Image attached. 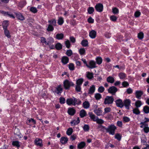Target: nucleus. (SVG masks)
<instances>
[{"mask_svg": "<svg viewBox=\"0 0 149 149\" xmlns=\"http://www.w3.org/2000/svg\"><path fill=\"white\" fill-rule=\"evenodd\" d=\"M30 10L31 12L34 13H36L37 11L36 8L34 7H31L30 9Z\"/></svg>", "mask_w": 149, "mask_h": 149, "instance_id": "obj_49", "label": "nucleus"}, {"mask_svg": "<svg viewBox=\"0 0 149 149\" xmlns=\"http://www.w3.org/2000/svg\"><path fill=\"white\" fill-rule=\"evenodd\" d=\"M66 103L68 105H74L73 99L72 98L67 99L66 100Z\"/></svg>", "mask_w": 149, "mask_h": 149, "instance_id": "obj_19", "label": "nucleus"}, {"mask_svg": "<svg viewBox=\"0 0 149 149\" xmlns=\"http://www.w3.org/2000/svg\"><path fill=\"white\" fill-rule=\"evenodd\" d=\"M121 136L119 134H116L115 136V138L117 139L118 141H120L121 139Z\"/></svg>", "mask_w": 149, "mask_h": 149, "instance_id": "obj_50", "label": "nucleus"}, {"mask_svg": "<svg viewBox=\"0 0 149 149\" xmlns=\"http://www.w3.org/2000/svg\"><path fill=\"white\" fill-rule=\"evenodd\" d=\"M148 126V124L146 125V126L144 127L143 129L144 132L146 133H147L149 132V127Z\"/></svg>", "mask_w": 149, "mask_h": 149, "instance_id": "obj_34", "label": "nucleus"}, {"mask_svg": "<svg viewBox=\"0 0 149 149\" xmlns=\"http://www.w3.org/2000/svg\"><path fill=\"white\" fill-rule=\"evenodd\" d=\"M96 62L98 64H101L102 62V59L100 57H98L96 58Z\"/></svg>", "mask_w": 149, "mask_h": 149, "instance_id": "obj_36", "label": "nucleus"}, {"mask_svg": "<svg viewBox=\"0 0 149 149\" xmlns=\"http://www.w3.org/2000/svg\"><path fill=\"white\" fill-rule=\"evenodd\" d=\"M123 120L125 122H128L130 120V118L127 117H124L123 118Z\"/></svg>", "mask_w": 149, "mask_h": 149, "instance_id": "obj_63", "label": "nucleus"}, {"mask_svg": "<svg viewBox=\"0 0 149 149\" xmlns=\"http://www.w3.org/2000/svg\"><path fill=\"white\" fill-rule=\"evenodd\" d=\"M72 54V51L70 49L68 50L66 52V54L68 56H70Z\"/></svg>", "mask_w": 149, "mask_h": 149, "instance_id": "obj_55", "label": "nucleus"}, {"mask_svg": "<svg viewBox=\"0 0 149 149\" xmlns=\"http://www.w3.org/2000/svg\"><path fill=\"white\" fill-rule=\"evenodd\" d=\"M104 36L105 37L109 38L111 37V34L107 32L105 34Z\"/></svg>", "mask_w": 149, "mask_h": 149, "instance_id": "obj_64", "label": "nucleus"}, {"mask_svg": "<svg viewBox=\"0 0 149 149\" xmlns=\"http://www.w3.org/2000/svg\"><path fill=\"white\" fill-rule=\"evenodd\" d=\"M68 60L69 59L66 56L63 57L62 59V61L64 64L67 63L68 62Z\"/></svg>", "mask_w": 149, "mask_h": 149, "instance_id": "obj_20", "label": "nucleus"}, {"mask_svg": "<svg viewBox=\"0 0 149 149\" xmlns=\"http://www.w3.org/2000/svg\"><path fill=\"white\" fill-rule=\"evenodd\" d=\"M110 18L111 20L112 21L115 22L116 20L117 17L114 15H112L110 17Z\"/></svg>", "mask_w": 149, "mask_h": 149, "instance_id": "obj_51", "label": "nucleus"}, {"mask_svg": "<svg viewBox=\"0 0 149 149\" xmlns=\"http://www.w3.org/2000/svg\"><path fill=\"white\" fill-rule=\"evenodd\" d=\"M4 33L6 36L8 38L10 37V35L9 33V31L6 29H4Z\"/></svg>", "mask_w": 149, "mask_h": 149, "instance_id": "obj_39", "label": "nucleus"}, {"mask_svg": "<svg viewBox=\"0 0 149 149\" xmlns=\"http://www.w3.org/2000/svg\"><path fill=\"white\" fill-rule=\"evenodd\" d=\"M112 12L114 14H117L118 13L119 10L117 8H114L112 9Z\"/></svg>", "mask_w": 149, "mask_h": 149, "instance_id": "obj_48", "label": "nucleus"}, {"mask_svg": "<svg viewBox=\"0 0 149 149\" xmlns=\"http://www.w3.org/2000/svg\"><path fill=\"white\" fill-rule=\"evenodd\" d=\"M88 11L89 14H91L94 12V9L93 7H90L88 8Z\"/></svg>", "mask_w": 149, "mask_h": 149, "instance_id": "obj_45", "label": "nucleus"}, {"mask_svg": "<svg viewBox=\"0 0 149 149\" xmlns=\"http://www.w3.org/2000/svg\"><path fill=\"white\" fill-rule=\"evenodd\" d=\"M60 102L61 104H64L65 103V99L63 97H60L59 99Z\"/></svg>", "mask_w": 149, "mask_h": 149, "instance_id": "obj_60", "label": "nucleus"}, {"mask_svg": "<svg viewBox=\"0 0 149 149\" xmlns=\"http://www.w3.org/2000/svg\"><path fill=\"white\" fill-rule=\"evenodd\" d=\"M86 111L84 109L81 110L80 113V116L81 118H83L86 116Z\"/></svg>", "mask_w": 149, "mask_h": 149, "instance_id": "obj_26", "label": "nucleus"}, {"mask_svg": "<svg viewBox=\"0 0 149 149\" xmlns=\"http://www.w3.org/2000/svg\"><path fill=\"white\" fill-rule=\"evenodd\" d=\"M83 107L85 109L88 108L90 106V104L88 101H85L83 103Z\"/></svg>", "mask_w": 149, "mask_h": 149, "instance_id": "obj_24", "label": "nucleus"}, {"mask_svg": "<svg viewBox=\"0 0 149 149\" xmlns=\"http://www.w3.org/2000/svg\"><path fill=\"white\" fill-rule=\"evenodd\" d=\"M12 145L14 146H16L17 148L19 147L20 146V143L18 141H13L12 142Z\"/></svg>", "mask_w": 149, "mask_h": 149, "instance_id": "obj_17", "label": "nucleus"}, {"mask_svg": "<svg viewBox=\"0 0 149 149\" xmlns=\"http://www.w3.org/2000/svg\"><path fill=\"white\" fill-rule=\"evenodd\" d=\"M95 8L97 11L101 12L102 11L103 6L102 4L98 3L96 5Z\"/></svg>", "mask_w": 149, "mask_h": 149, "instance_id": "obj_5", "label": "nucleus"}, {"mask_svg": "<svg viewBox=\"0 0 149 149\" xmlns=\"http://www.w3.org/2000/svg\"><path fill=\"white\" fill-rule=\"evenodd\" d=\"M119 77L120 79H124L126 77V75L124 73H120L119 74Z\"/></svg>", "mask_w": 149, "mask_h": 149, "instance_id": "obj_42", "label": "nucleus"}, {"mask_svg": "<svg viewBox=\"0 0 149 149\" xmlns=\"http://www.w3.org/2000/svg\"><path fill=\"white\" fill-rule=\"evenodd\" d=\"M133 113L136 114H139L140 113L139 110L137 108L133 109Z\"/></svg>", "mask_w": 149, "mask_h": 149, "instance_id": "obj_44", "label": "nucleus"}, {"mask_svg": "<svg viewBox=\"0 0 149 149\" xmlns=\"http://www.w3.org/2000/svg\"><path fill=\"white\" fill-rule=\"evenodd\" d=\"M117 91V88L114 86L110 87L108 90V92L112 94L113 95H115V93Z\"/></svg>", "mask_w": 149, "mask_h": 149, "instance_id": "obj_4", "label": "nucleus"}, {"mask_svg": "<svg viewBox=\"0 0 149 149\" xmlns=\"http://www.w3.org/2000/svg\"><path fill=\"white\" fill-rule=\"evenodd\" d=\"M88 21L89 23H93L94 22V19L90 17L88 19Z\"/></svg>", "mask_w": 149, "mask_h": 149, "instance_id": "obj_61", "label": "nucleus"}, {"mask_svg": "<svg viewBox=\"0 0 149 149\" xmlns=\"http://www.w3.org/2000/svg\"><path fill=\"white\" fill-rule=\"evenodd\" d=\"M89 115L91 118L94 121H95L97 119V117L95 116L92 113H89Z\"/></svg>", "mask_w": 149, "mask_h": 149, "instance_id": "obj_22", "label": "nucleus"}, {"mask_svg": "<svg viewBox=\"0 0 149 149\" xmlns=\"http://www.w3.org/2000/svg\"><path fill=\"white\" fill-rule=\"evenodd\" d=\"M64 35L63 33L57 34L56 36V38L58 40L62 39Z\"/></svg>", "mask_w": 149, "mask_h": 149, "instance_id": "obj_23", "label": "nucleus"}, {"mask_svg": "<svg viewBox=\"0 0 149 149\" xmlns=\"http://www.w3.org/2000/svg\"><path fill=\"white\" fill-rule=\"evenodd\" d=\"M95 99L97 100H99L102 97L101 95L99 93L95 94Z\"/></svg>", "mask_w": 149, "mask_h": 149, "instance_id": "obj_40", "label": "nucleus"}, {"mask_svg": "<svg viewBox=\"0 0 149 149\" xmlns=\"http://www.w3.org/2000/svg\"><path fill=\"white\" fill-rule=\"evenodd\" d=\"M2 25L3 29H6L8 25V21H3Z\"/></svg>", "mask_w": 149, "mask_h": 149, "instance_id": "obj_28", "label": "nucleus"}, {"mask_svg": "<svg viewBox=\"0 0 149 149\" xmlns=\"http://www.w3.org/2000/svg\"><path fill=\"white\" fill-rule=\"evenodd\" d=\"M131 101L129 99H126L123 101V104L126 108L129 109V107L130 105Z\"/></svg>", "mask_w": 149, "mask_h": 149, "instance_id": "obj_6", "label": "nucleus"}, {"mask_svg": "<svg viewBox=\"0 0 149 149\" xmlns=\"http://www.w3.org/2000/svg\"><path fill=\"white\" fill-rule=\"evenodd\" d=\"M75 89L76 91H77V92H80L81 90V86H79V85H76Z\"/></svg>", "mask_w": 149, "mask_h": 149, "instance_id": "obj_56", "label": "nucleus"}, {"mask_svg": "<svg viewBox=\"0 0 149 149\" xmlns=\"http://www.w3.org/2000/svg\"><path fill=\"white\" fill-rule=\"evenodd\" d=\"M73 132V130L72 128H69L67 131V134L68 135H70Z\"/></svg>", "mask_w": 149, "mask_h": 149, "instance_id": "obj_43", "label": "nucleus"}, {"mask_svg": "<svg viewBox=\"0 0 149 149\" xmlns=\"http://www.w3.org/2000/svg\"><path fill=\"white\" fill-rule=\"evenodd\" d=\"M68 139L67 137H62L60 139V142L63 144H65L67 143Z\"/></svg>", "mask_w": 149, "mask_h": 149, "instance_id": "obj_12", "label": "nucleus"}, {"mask_svg": "<svg viewBox=\"0 0 149 149\" xmlns=\"http://www.w3.org/2000/svg\"><path fill=\"white\" fill-rule=\"evenodd\" d=\"M16 15L17 18L19 20H24L25 19L24 17L20 13H17Z\"/></svg>", "mask_w": 149, "mask_h": 149, "instance_id": "obj_13", "label": "nucleus"}, {"mask_svg": "<svg viewBox=\"0 0 149 149\" xmlns=\"http://www.w3.org/2000/svg\"><path fill=\"white\" fill-rule=\"evenodd\" d=\"M63 86L66 89H69L70 86H73L74 85L73 83L68 80H66L63 81Z\"/></svg>", "mask_w": 149, "mask_h": 149, "instance_id": "obj_2", "label": "nucleus"}, {"mask_svg": "<svg viewBox=\"0 0 149 149\" xmlns=\"http://www.w3.org/2000/svg\"><path fill=\"white\" fill-rule=\"evenodd\" d=\"M95 90V86L94 85H93L90 87L88 93L91 94H93Z\"/></svg>", "mask_w": 149, "mask_h": 149, "instance_id": "obj_15", "label": "nucleus"}, {"mask_svg": "<svg viewBox=\"0 0 149 149\" xmlns=\"http://www.w3.org/2000/svg\"><path fill=\"white\" fill-rule=\"evenodd\" d=\"M143 111L144 112L147 113H149V107L147 106H146L143 107Z\"/></svg>", "mask_w": 149, "mask_h": 149, "instance_id": "obj_33", "label": "nucleus"}, {"mask_svg": "<svg viewBox=\"0 0 149 149\" xmlns=\"http://www.w3.org/2000/svg\"><path fill=\"white\" fill-rule=\"evenodd\" d=\"M114 99L112 96H107L104 99V104H112Z\"/></svg>", "mask_w": 149, "mask_h": 149, "instance_id": "obj_3", "label": "nucleus"}, {"mask_svg": "<svg viewBox=\"0 0 149 149\" xmlns=\"http://www.w3.org/2000/svg\"><path fill=\"white\" fill-rule=\"evenodd\" d=\"M98 127L100 128L101 130L103 132L106 130L107 132H109L110 134L112 135L114 134L116 128V127L113 125H109L107 128H105L102 125H100Z\"/></svg>", "mask_w": 149, "mask_h": 149, "instance_id": "obj_1", "label": "nucleus"}, {"mask_svg": "<svg viewBox=\"0 0 149 149\" xmlns=\"http://www.w3.org/2000/svg\"><path fill=\"white\" fill-rule=\"evenodd\" d=\"M56 89L58 91L57 93L58 94L59 93H61L62 92L63 88L61 87V86L59 85L56 88Z\"/></svg>", "mask_w": 149, "mask_h": 149, "instance_id": "obj_29", "label": "nucleus"}, {"mask_svg": "<svg viewBox=\"0 0 149 149\" xmlns=\"http://www.w3.org/2000/svg\"><path fill=\"white\" fill-rule=\"evenodd\" d=\"M95 65L96 63L94 61H91L89 62L90 65H89L87 64H86V66L89 68H93L96 67Z\"/></svg>", "mask_w": 149, "mask_h": 149, "instance_id": "obj_9", "label": "nucleus"}, {"mask_svg": "<svg viewBox=\"0 0 149 149\" xmlns=\"http://www.w3.org/2000/svg\"><path fill=\"white\" fill-rule=\"evenodd\" d=\"M142 104L141 101L140 100H137L135 103V105L137 107H140Z\"/></svg>", "mask_w": 149, "mask_h": 149, "instance_id": "obj_38", "label": "nucleus"}, {"mask_svg": "<svg viewBox=\"0 0 149 149\" xmlns=\"http://www.w3.org/2000/svg\"><path fill=\"white\" fill-rule=\"evenodd\" d=\"M53 30L54 28L52 26L51 24H49L47 29V30L48 31H52Z\"/></svg>", "mask_w": 149, "mask_h": 149, "instance_id": "obj_46", "label": "nucleus"}, {"mask_svg": "<svg viewBox=\"0 0 149 149\" xmlns=\"http://www.w3.org/2000/svg\"><path fill=\"white\" fill-rule=\"evenodd\" d=\"M143 94V91H136L135 92L136 97L138 99H140Z\"/></svg>", "mask_w": 149, "mask_h": 149, "instance_id": "obj_11", "label": "nucleus"}, {"mask_svg": "<svg viewBox=\"0 0 149 149\" xmlns=\"http://www.w3.org/2000/svg\"><path fill=\"white\" fill-rule=\"evenodd\" d=\"M63 22L64 21L63 18L61 17H59L58 21V24L61 25L63 23Z\"/></svg>", "mask_w": 149, "mask_h": 149, "instance_id": "obj_35", "label": "nucleus"}, {"mask_svg": "<svg viewBox=\"0 0 149 149\" xmlns=\"http://www.w3.org/2000/svg\"><path fill=\"white\" fill-rule=\"evenodd\" d=\"M83 79L82 78H80L79 79L77 80L76 81V84L77 85H79V86H80L82 84L83 82Z\"/></svg>", "mask_w": 149, "mask_h": 149, "instance_id": "obj_32", "label": "nucleus"}, {"mask_svg": "<svg viewBox=\"0 0 149 149\" xmlns=\"http://www.w3.org/2000/svg\"><path fill=\"white\" fill-rule=\"evenodd\" d=\"M104 90V88L102 86L100 87L98 89V91L100 93H102Z\"/></svg>", "mask_w": 149, "mask_h": 149, "instance_id": "obj_54", "label": "nucleus"}, {"mask_svg": "<svg viewBox=\"0 0 149 149\" xmlns=\"http://www.w3.org/2000/svg\"><path fill=\"white\" fill-rule=\"evenodd\" d=\"M35 144L37 146H39L40 147H41L42 146V140L41 139L39 138H36L35 141Z\"/></svg>", "mask_w": 149, "mask_h": 149, "instance_id": "obj_7", "label": "nucleus"}, {"mask_svg": "<svg viewBox=\"0 0 149 149\" xmlns=\"http://www.w3.org/2000/svg\"><path fill=\"white\" fill-rule=\"evenodd\" d=\"M48 22L50 23L49 24L52 26H55L56 24V21L55 19H52L51 20H49Z\"/></svg>", "mask_w": 149, "mask_h": 149, "instance_id": "obj_31", "label": "nucleus"}, {"mask_svg": "<svg viewBox=\"0 0 149 149\" xmlns=\"http://www.w3.org/2000/svg\"><path fill=\"white\" fill-rule=\"evenodd\" d=\"M65 44L66 47L68 48H69L70 46V43L69 40H67L65 42Z\"/></svg>", "mask_w": 149, "mask_h": 149, "instance_id": "obj_52", "label": "nucleus"}, {"mask_svg": "<svg viewBox=\"0 0 149 149\" xmlns=\"http://www.w3.org/2000/svg\"><path fill=\"white\" fill-rule=\"evenodd\" d=\"M55 47L57 50H60L62 49V46L60 43H58L56 45Z\"/></svg>", "mask_w": 149, "mask_h": 149, "instance_id": "obj_27", "label": "nucleus"}, {"mask_svg": "<svg viewBox=\"0 0 149 149\" xmlns=\"http://www.w3.org/2000/svg\"><path fill=\"white\" fill-rule=\"evenodd\" d=\"M143 33L142 32H140L138 34V37L140 39H142L143 38Z\"/></svg>", "mask_w": 149, "mask_h": 149, "instance_id": "obj_47", "label": "nucleus"}, {"mask_svg": "<svg viewBox=\"0 0 149 149\" xmlns=\"http://www.w3.org/2000/svg\"><path fill=\"white\" fill-rule=\"evenodd\" d=\"M96 32L94 30H92L89 33V36L92 38H94L96 37Z\"/></svg>", "mask_w": 149, "mask_h": 149, "instance_id": "obj_10", "label": "nucleus"}, {"mask_svg": "<svg viewBox=\"0 0 149 149\" xmlns=\"http://www.w3.org/2000/svg\"><path fill=\"white\" fill-rule=\"evenodd\" d=\"M107 81L108 82L113 83L114 81V79L113 77L109 76L107 78Z\"/></svg>", "mask_w": 149, "mask_h": 149, "instance_id": "obj_21", "label": "nucleus"}, {"mask_svg": "<svg viewBox=\"0 0 149 149\" xmlns=\"http://www.w3.org/2000/svg\"><path fill=\"white\" fill-rule=\"evenodd\" d=\"M116 105L118 107L122 108L124 106L123 102L121 99L117 100L116 101Z\"/></svg>", "mask_w": 149, "mask_h": 149, "instance_id": "obj_8", "label": "nucleus"}, {"mask_svg": "<svg viewBox=\"0 0 149 149\" xmlns=\"http://www.w3.org/2000/svg\"><path fill=\"white\" fill-rule=\"evenodd\" d=\"M68 113L70 115H73L75 113V111L73 109H69L68 110Z\"/></svg>", "mask_w": 149, "mask_h": 149, "instance_id": "obj_25", "label": "nucleus"}, {"mask_svg": "<svg viewBox=\"0 0 149 149\" xmlns=\"http://www.w3.org/2000/svg\"><path fill=\"white\" fill-rule=\"evenodd\" d=\"M41 42H42L44 43L45 44L47 45V40L44 37L41 38Z\"/></svg>", "mask_w": 149, "mask_h": 149, "instance_id": "obj_62", "label": "nucleus"}, {"mask_svg": "<svg viewBox=\"0 0 149 149\" xmlns=\"http://www.w3.org/2000/svg\"><path fill=\"white\" fill-rule=\"evenodd\" d=\"M94 111L97 116L101 115L102 113V111L100 108H98L97 109H95L94 110Z\"/></svg>", "mask_w": 149, "mask_h": 149, "instance_id": "obj_14", "label": "nucleus"}, {"mask_svg": "<svg viewBox=\"0 0 149 149\" xmlns=\"http://www.w3.org/2000/svg\"><path fill=\"white\" fill-rule=\"evenodd\" d=\"M93 73L88 72L87 73L86 77L89 79H91L93 77Z\"/></svg>", "mask_w": 149, "mask_h": 149, "instance_id": "obj_37", "label": "nucleus"}, {"mask_svg": "<svg viewBox=\"0 0 149 149\" xmlns=\"http://www.w3.org/2000/svg\"><path fill=\"white\" fill-rule=\"evenodd\" d=\"M83 129L85 131H88L89 130V126L87 125H85L83 127Z\"/></svg>", "mask_w": 149, "mask_h": 149, "instance_id": "obj_59", "label": "nucleus"}, {"mask_svg": "<svg viewBox=\"0 0 149 149\" xmlns=\"http://www.w3.org/2000/svg\"><path fill=\"white\" fill-rule=\"evenodd\" d=\"M141 14V13L139 11H136L134 13V16L136 17H138Z\"/></svg>", "mask_w": 149, "mask_h": 149, "instance_id": "obj_53", "label": "nucleus"}, {"mask_svg": "<svg viewBox=\"0 0 149 149\" xmlns=\"http://www.w3.org/2000/svg\"><path fill=\"white\" fill-rule=\"evenodd\" d=\"M85 143L84 142H81L78 144L77 147L79 149H81L84 147L85 146Z\"/></svg>", "mask_w": 149, "mask_h": 149, "instance_id": "obj_16", "label": "nucleus"}, {"mask_svg": "<svg viewBox=\"0 0 149 149\" xmlns=\"http://www.w3.org/2000/svg\"><path fill=\"white\" fill-rule=\"evenodd\" d=\"M47 45L51 44L54 42L53 39L51 37L48 38L47 39Z\"/></svg>", "mask_w": 149, "mask_h": 149, "instance_id": "obj_18", "label": "nucleus"}, {"mask_svg": "<svg viewBox=\"0 0 149 149\" xmlns=\"http://www.w3.org/2000/svg\"><path fill=\"white\" fill-rule=\"evenodd\" d=\"M79 52L81 55H84L85 53V49L84 48H81L79 50Z\"/></svg>", "mask_w": 149, "mask_h": 149, "instance_id": "obj_41", "label": "nucleus"}, {"mask_svg": "<svg viewBox=\"0 0 149 149\" xmlns=\"http://www.w3.org/2000/svg\"><path fill=\"white\" fill-rule=\"evenodd\" d=\"M69 68L70 70H73L74 69V64L72 63H70L69 65Z\"/></svg>", "mask_w": 149, "mask_h": 149, "instance_id": "obj_57", "label": "nucleus"}, {"mask_svg": "<svg viewBox=\"0 0 149 149\" xmlns=\"http://www.w3.org/2000/svg\"><path fill=\"white\" fill-rule=\"evenodd\" d=\"M96 121L99 124H102L104 123V121L100 119H97Z\"/></svg>", "mask_w": 149, "mask_h": 149, "instance_id": "obj_58", "label": "nucleus"}, {"mask_svg": "<svg viewBox=\"0 0 149 149\" xmlns=\"http://www.w3.org/2000/svg\"><path fill=\"white\" fill-rule=\"evenodd\" d=\"M81 44L84 47L87 46L88 45V42L87 40H83L81 42Z\"/></svg>", "mask_w": 149, "mask_h": 149, "instance_id": "obj_30", "label": "nucleus"}]
</instances>
